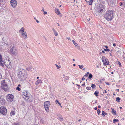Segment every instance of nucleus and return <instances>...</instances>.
I'll return each instance as SVG.
<instances>
[{
	"mask_svg": "<svg viewBox=\"0 0 125 125\" xmlns=\"http://www.w3.org/2000/svg\"><path fill=\"white\" fill-rule=\"evenodd\" d=\"M3 2V0H0V5L1 4V3Z\"/></svg>",
	"mask_w": 125,
	"mask_h": 125,
	"instance_id": "obj_40",
	"label": "nucleus"
},
{
	"mask_svg": "<svg viewBox=\"0 0 125 125\" xmlns=\"http://www.w3.org/2000/svg\"><path fill=\"white\" fill-rule=\"evenodd\" d=\"M27 72L24 70L19 72L18 73V77L21 80H25L26 78Z\"/></svg>",
	"mask_w": 125,
	"mask_h": 125,
	"instance_id": "obj_2",
	"label": "nucleus"
},
{
	"mask_svg": "<svg viewBox=\"0 0 125 125\" xmlns=\"http://www.w3.org/2000/svg\"><path fill=\"white\" fill-rule=\"evenodd\" d=\"M2 62H4V64L8 68H10V66L11 62L9 58L8 57H6L3 61H2Z\"/></svg>",
	"mask_w": 125,
	"mask_h": 125,
	"instance_id": "obj_3",
	"label": "nucleus"
},
{
	"mask_svg": "<svg viewBox=\"0 0 125 125\" xmlns=\"http://www.w3.org/2000/svg\"><path fill=\"white\" fill-rule=\"evenodd\" d=\"M120 6H122L123 5V3L122 2H120Z\"/></svg>",
	"mask_w": 125,
	"mask_h": 125,
	"instance_id": "obj_41",
	"label": "nucleus"
},
{
	"mask_svg": "<svg viewBox=\"0 0 125 125\" xmlns=\"http://www.w3.org/2000/svg\"><path fill=\"white\" fill-rule=\"evenodd\" d=\"M20 86H21V85L20 84H19L18 85V87H20Z\"/></svg>",
	"mask_w": 125,
	"mask_h": 125,
	"instance_id": "obj_59",
	"label": "nucleus"
},
{
	"mask_svg": "<svg viewBox=\"0 0 125 125\" xmlns=\"http://www.w3.org/2000/svg\"><path fill=\"white\" fill-rule=\"evenodd\" d=\"M109 61L107 59H106L104 61V65H107L109 64Z\"/></svg>",
	"mask_w": 125,
	"mask_h": 125,
	"instance_id": "obj_17",
	"label": "nucleus"
},
{
	"mask_svg": "<svg viewBox=\"0 0 125 125\" xmlns=\"http://www.w3.org/2000/svg\"><path fill=\"white\" fill-rule=\"evenodd\" d=\"M104 50L105 51H107V49H104Z\"/></svg>",
	"mask_w": 125,
	"mask_h": 125,
	"instance_id": "obj_56",
	"label": "nucleus"
},
{
	"mask_svg": "<svg viewBox=\"0 0 125 125\" xmlns=\"http://www.w3.org/2000/svg\"><path fill=\"white\" fill-rule=\"evenodd\" d=\"M97 111L98 112V115H99V114L100 113V110L99 109H98L97 110Z\"/></svg>",
	"mask_w": 125,
	"mask_h": 125,
	"instance_id": "obj_37",
	"label": "nucleus"
},
{
	"mask_svg": "<svg viewBox=\"0 0 125 125\" xmlns=\"http://www.w3.org/2000/svg\"><path fill=\"white\" fill-rule=\"evenodd\" d=\"M86 89L88 90H90L91 89V87H87L86 88Z\"/></svg>",
	"mask_w": 125,
	"mask_h": 125,
	"instance_id": "obj_33",
	"label": "nucleus"
},
{
	"mask_svg": "<svg viewBox=\"0 0 125 125\" xmlns=\"http://www.w3.org/2000/svg\"><path fill=\"white\" fill-rule=\"evenodd\" d=\"M102 115L103 116H104L105 115H107V114L104 111H102Z\"/></svg>",
	"mask_w": 125,
	"mask_h": 125,
	"instance_id": "obj_22",
	"label": "nucleus"
},
{
	"mask_svg": "<svg viewBox=\"0 0 125 125\" xmlns=\"http://www.w3.org/2000/svg\"><path fill=\"white\" fill-rule=\"evenodd\" d=\"M103 80V79H102V80H100V82H102V80Z\"/></svg>",
	"mask_w": 125,
	"mask_h": 125,
	"instance_id": "obj_62",
	"label": "nucleus"
},
{
	"mask_svg": "<svg viewBox=\"0 0 125 125\" xmlns=\"http://www.w3.org/2000/svg\"><path fill=\"white\" fill-rule=\"evenodd\" d=\"M91 87L93 89H94V88L96 86L94 84H92Z\"/></svg>",
	"mask_w": 125,
	"mask_h": 125,
	"instance_id": "obj_27",
	"label": "nucleus"
},
{
	"mask_svg": "<svg viewBox=\"0 0 125 125\" xmlns=\"http://www.w3.org/2000/svg\"><path fill=\"white\" fill-rule=\"evenodd\" d=\"M104 7L102 5H99L97 7V11L99 13H102L104 11Z\"/></svg>",
	"mask_w": 125,
	"mask_h": 125,
	"instance_id": "obj_8",
	"label": "nucleus"
},
{
	"mask_svg": "<svg viewBox=\"0 0 125 125\" xmlns=\"http://www.w3.org/2000/svg\"><path fill=\"white\" fill-rule=\"evenodd\" d=\"M10 114L11 115H14L15 114V113L14 111H11V112Z\"/></svg>",
	"mask_w": 125,
	"mask_h": 125,
	"instance_id": "obj_26",
	"label": "nucleus"
},
{
	"mask_svg": "<svg viewBox=\"0 0 125 125\" xmlns=\"http://www.w3.org/2000/svg\"><path fill=\"white\" fill-rule=\"evenodd\" d=\"M64 79L66 80H68L69 78L68 77L66 76L65 77H64Z\"/></svg>",
	"mask_w": 125,
	"mask_h": 125,
	"instance_id": "obj_38",
	"label": "nucleus"
},
{
	"mask_svg": "<svg viewBox=\"0 0 125 125\" xmlns=\"http://www.w3.org/2000/svg\"><path fill=\"white\" fill-rule=\"evenodd\" d=\"M10 3L11 6L13 8L16 7L17 5V1L15 0H11L10 1Z\"/></svg>",
	"mask_w": 125,
	"mask_h": 125,
	"instance_id": "obj_12",
	"label": "nucleus"
},
{
	"mask_svg": "<svg viewBox=\"0 0 125 125\" xmlns=\"http://www.w3.org/2000/svg\"><path fill=\"white\" fill-rule=\"evenodd\" d=\"M107 1L108 5H113L115 3V0H107Z\"/></svg>",
	"mask_w": 125,
	"mask_h": 125,
	"instance_id": "obj_13",
	"label": "nucleus"
},
{
	"mask_svg": "<svg viewBox=\"0 0 125 125\" xmlns=\"http://www.w3.org/2000/svg\"><path fill=\"white\" fill-rule=\"evenodd\" d=\"M47 12L44 11L43 12V14L44 15L47 14Z\"/></svg>",
	"mask_w": 125,
	"mask_h": 125,
	"instance_id": "obj_39",
	"label": "nucleus"
},
{
	"mask_svg": "<svg viewBox=\"0 0 125 125\" xmlns=\"http://www.w3.org/2000/svg\"><path fill=\"white\" fill-rule=\"evenodd\" d=\"M29 94L26 92H23V97L26 100H28L29 99Z\"/></svg>",
	"mask_w": 125,
	"mask_h": 125,
	"instance_id": "obj_11",
	"label": "nucleus"
},
{
	"mask_svg": "<svg viewBox=\"0 0 125 125\" xmlns=\"http://www.w3.org/2000/svg\"><path fill=\"white\" fill-rule=\"evenodd\" d=\"M84 77H83V78H82V80L83 81V80H84L85 79L84 78Z\"/></svg>",
	"mask_w": 125,
	"mask_h": 125,
	"instance_id": "obj_43",
	"label": "nucleus"
},
{
	"mask_svg": "<svg viewBox=\"0 0 125 125\" xmlns=\"http://www.w3.org/2000/svg\"><path fill=\"white\" fill-rule=\"evenodd\" d=\"M110 55L111 56H112V54L111 53H110Z\"/></svg>",
	"mask_w": 125,
	"mask_h": 125,
	"instance_id": "obj_63",
	"label": "nucleus"
},
{
	"mask_svg": "<svg viewBox=\"0 0 125 125\" xmlns=\"http://www.w3.org/2000/svg\"><path fill=\"white\" fill-rule=\"evenodd\" d=\"M2 48V46H1L0 45V50H1Z\"/></svg>",
	"mask_w": 125,
	"mask_h": 125,
	"instance_id": "obj_49",
	"label": "nucleus"
},
{
	"mask_svg": "<svg viewBox=\"0 0 125 125\" xmlns=\"http://www.w3.org/2000/svg\"><path fill=\"white\" fill-rule=\"evenodd\" d=\"M67 39H68L69 40H70V41L71 40L70 38H67Z\"/></svg>",
	"mask_w": 125,
	"mask_h": 125,
	"instance_id": "obj_50",
	"label": "nucleus"
},
{
	"mask_svg": "<svg viewBox=\"0 0 125 125\" xmlns=\"http://www.w3.org/2000/svg\"><path fill=\"white\" fill-rule=\"evenodd\" d=\"M41 81V80L40 79H38L37 80L35 84L36 85H38L39 84Z\"/></svg>",
	"mask_w": 125,
	"mask_h": 125,
	"instance_id": "obj_20",
	"label": "nucleus"
},
{
	"mask_svg": "<svg viewBox=\"0 0 125 125\" xmlns=\"http://www.w3.org/2000/svg\"><path fill=\"white\" fill-rule=\"evenodd\" d=\"M2 78V75L1 74V73H0V79H1Z\"/></svg>",
	"mask_w": 125,
	"mask_h": 125,
	"instance_id": "obj_44",
	"label": "nucleus"
},
{
	"mask_svg": "<svg viewBox=\"0 0 125 125\" xmlns=\"http://www.w3.org/2000/svg\"><path fill=\"white\" fill-rule=\"evenodd\" d=\"M89 74V72H87L85 74L84 76H85L86 77H87L88 76V75Z\"/></svg>",
	"mask_w": 125,
	"mask_h": 125,
	"instance_id": "obj_34",
	"label": "nucleus"
},
{
	"mask_svg": "<svg viewBox=\"0 0 125 125\" xmlns=\"http://www.w3.org/2000/svg\"><path fill=\"white\" fill-rule=\"evenodd\" d=\"M113 45L114 47H115L116 46V45L114 43L113 44Z\"/></svg>",
	"mask_w": 125,
	"mask_h": 125,
	"instance_id": "obj_42",
	"label": "nucleus"
},
{
	"mask_svg": "<svg viewBox=\"0 0 125 125\" xmlns=\"http://www.w3.org/2000/svg\"><path fill=\"white\" fill-rule=\"evenodd\" d=\"M36 22L38 23H39V21H38L37 20H36Z\"/></svg>",
	"mask_w": 125,
	"mask_h": 125,
	"instance_id": "obj_48",
	"label": "nucleus"
},
{
	"mask_svg": "<svg viewBox=\"0 0 125 125\" xmlns=\"http://www.w3.org/2000/svg\"><path fill=\"white\" fill-rule=\"evenodd\" d=\"M102 52L103 53H104L105 52L104 51H102Z\"/></svg>",
	"mask_w": 125,
	"mask_h": 125,
	"instance_id": "obj_58",
	"label": "nucleus"
},
{
	"mask_svg": "<svg viewBox=\"0 0 125 125\" xmlns=\"http://www.w3.org/2000/svg\"><path fill=\"white\" fill-rule=\"evenodd\" d=\"M113 123H115L116 122H118L119 121V120L117 119H114L113 120Z\"/></svg>",
	"mask_w": 125,
	"mask_h": 125,
	"instance_id": "obj_32",
	"label": "nucleus"
},
{
	"mask_svg": "<svg viewBox=\"0 0 125 125\" xmlns=\"http://www.w3.org/2000/svg\"><path fill=\"white\" fill-rule=\"evenodd\" d=\"M58 119L60 121L63 120V118L62 116L61 115H60L58 116Z\"/></svg>",
	"mask_w": 125,
	"mask_h": 125,
	"instance_id": "obj_21",
	"label": "nucleus"
},
{
	"mask_svg": "<svg viewBox=\"0 0 125 125\" xmlns=\"http://www.w3.org/2000/svg\"><path fill=\"white\" fill-rule=\"evenodd\" d=\"M63 78H64L65 77V75L64 74H63Z\"/></svg>",
	"mask_w": 125,
	"mask_h": 125,
	"instance_id": "obj_57",
	"label": "nucleus"
},
{
	"mask_svg": "<svg viewBox=\"0 0 125 125\" xmlns=\"http://www.w3.org/2000/svg\"><path fill=\"white\" fill-rule=\"evenodd\" d=\"M13 96L11 94H9L7 97L6 100L9 102H11L13 100Z\"/></svg>",
	"mask_w": 125,
	"mask_h": 125,
	"instance_id": "obj_10",
	"label": "nucleus"
},
{
	"mask_svg": "<svg viewBox=\"0 0 125 125\" xmlns=\"http://www.w3.org/2000/svg\"><path fill=\"white\" fill-rule=\"evenodd\" d=\"M107 50L109 52L110 51V50L109 49H107Z\"/></svg>",
	"mask_w": 125,
	"mask_h": 125,
	"instance_id": "obj_54",
	"label": "nucleus"
},
{
	"mask_svg": "<svg viewBox=\"0 0 125 125\" xmlns=\"http://www.w3.org/2000/svg\"><path fill=\"white\" fill-rule=\"evenodd\" d=\"M55 13L58 15H59L61 14L60 11L58 9H55Z\"/></svg>",
	"mask_w": 125,
	"mask_h": 125,
	"instance_id": "obj_18",
	"label": "nucleus"
},
{
	"mask_svg": "<svg viewBox=\"0 0 125 125\" xmlns=\"http://www.w3.org/2000/svg\"><path fill=\"white\" fill-rule=\"evenodd\" d=\"M73 65L74 66H75V64H73Z\"/></svg>",
	"mask_w": 125,
	"mask_h": 125,
	"instance_id": "obj_64",
	"label": "nucleus"
},
{
	"mask_svg": "<svg viewBox=\"0 0 125 125\" xmlns=\"http://www.w3.org/2000/svg\"><path fill=\"white\" fill-rule=\"evenodd\" d=\"M26 69L28 71H30V68H26Z\"/></svg>",
	"mask_w": 125,
	"mask_h": 125,
	"instance_id": "obj_46",
	"label": "nucleus"
},
{
	"mask_svg": "<svg viewBox=\"0 0 125 125\" xmlns=\"http://www.w3.org/2000/svg\"><path fill=\"white\" fill-rule=\"evenodd\" d=\"M81 121V119H79V120H78V121Z\"/></svg>",
	"mask_w": 125,
	"mask_h": 125,
	"instance_id": "obj_61",
	"label": "nucleus"
},
{
	"mask_svg": "<svg viewBox=\"0 0 125 125\" xmlns=\"http://www.w3.org/2000/svg\"><path fill=\"white\" fill-rule=\"evenodd\" d=\"M52 30L53 31L55 35L56 36H57L58 35V33L57 31L55 30V29L54 28L52 29Z\"/></svg>",
	"mask_w": 125,
	"mask_h": 125,
	"instance_id": "obj_19",
	"label": "nucleus"
},
{
	"mask_svg": "<svg viewBox=\"0 0 125 125\" xmlns=\"http://www.w3.org/2000/svg\"><path fill=\"white\" fill-rule=\"evenodd\" d=\"M93 76L92 74L91 73H90L89 74L88 78L89 79H91L92 77Z\"/></svg>",
	"mask_w": 125,
	"mask_h": 125,
	"instance_id": "obj_30",
	"label": "nucleus"
},
{
	"mask_svg": "<svg viewBox=\"0 0 125 125\" xmlns=\"http://www.w3.org/2000/svg\"><path fill=\"white\" fill-rule=\"evenodd\" d=\"M44 108L46 111L47 112H49V107L50 106L51 104L50 102L49 101L45 102L44 104Z\"/></svg>",
	"mask_w": 125,
	"mask_h": 125,
	"instance_id": "obj_6",
	"label": "nucleus"
},
{
	"mask_svg": "<svg viewBox=\"0 0 125 125\" xmlns=\"http://www.w3.org/2000/svg\"><path fill=\"white\" fill-rule=\"evenodd\" d=\"M111 109L112 110V114H114V115H115L116 114V111H115L114 109L111 108Z\"/></svg>",
	"mask_w": 125,
	"mask_h": 125,
	"instance_id": "obj_24",
	"label": "nucleus"
},
{
	"mask_svg": "<svg viewBox=\"0 0 125 125\" xmlns=\"http://www.w3.org/2000/svg\"><path fill=\"white\" fill-rule=\"evenodd\" d=\"M106 59L105 58V57L104 56H102V62H104V61Z\"/></svg>",
	"mask_w": 125,
	"mask_h": 125,
	"instance_id": "obj_23",
	"label": "nucleus"
},
{
	"mask_svg": "<svg viewBox=\"0 0 125 125\" xmlns=\"http://www.w3.org/2000/svg\"><path fill=\"white\" fill-rule=\"evenodd\" d=\"M106 83V84L107 85H109V83Z\"/></svg>",
	"mask_w": 125,
	"mask_h": 125,
	"instance_id": "obj_55",
	"label": "nucleus"
},
{
	"mask_svg": "<svg viewBox=\"0 0 125 125\" xmlns=\"http://www.w3.org/2000/svg\"><path fill=\"white\" fill-rule=\"evenodd\" d=\"M0 103L2 105L5 104V100L2 96L0 97Z\"/></svg>",
	"mask_w": 125,
	"mask_h": 125,
	"instance_id": "obj_14",
	"label": "nucleus"
},
{
	"mask_svg": "<svg viewBox=\"0 0 125 125\" xmlns=\"http://www.w3.org/2000/svg\"><path fill=\"white\" fill-rule=\"evenodd\" d=\"M78 66H79V68L80 69H82L83 67V65H79Z\"/></svg>",
	"mask_w": 125,
	"mask_h": 125,
	"instance_id": "obj_36",
	"label": "nucleus"
},
{
	"mask_svg": "<svg viewBox=\"0 0 125 125\" xmlns=\"http://www.w3.org/2000/svg\"><path fill=\"white\" fill-rule=\"evenodd\" d=\"M94 109L95 110H96L97 109V108L96 107H95L94 108Z\"/></svg>",
	"mask_w": 125,
	"mask_h": 125,
	"instance_id": "obj_51",
	"label": "nucleus"
},
{
	"mask_svg": "<svg viewBox=\"0 0 125 125\" xmlns=\"http://www.w3.org/2000/svg\"><path fill=\"white\" fill-rule=\"evenodd\" d=\"M16 89L17 90H18V91H20L21 90L20 88L19 87H17V88H16Z\"/></svg>",
	"mask_w": 125,
	"mask_h": 125,
	"instance_id": "obj_35",
	"label": "nucleus"
},
{
	"mask_svg": "<svg viewBox=\"0 0 125 125\" xmlns=\"http://www.w3.org/2000/svg\"><path fill=\"white\" fill-rule=\"evenodd\" d=\"M101 107V106L100 105H99L98 106V107L99 108H100Z\"/></svg>",
	"mask_w": 125,
	"mask_h": 125,
	"instance_id": "obj_60",
	"label": "nucleus"
},
{
	"mask_svg": "<svg viewBox=\"0 0 125 125\" xmlns=\"http://www.w3.org/2000/svg\"><path fill=\"white\" fill-rule=\"evenodd\" d=\"M42 11L43 12L44 11V9H43L42 10Z\"/></svg>",
	"mask_w": 125,
	"mask_h": 125,
	"instance_id": "obj_52",
	"label": "nucleus"
},
{
	"mask_svg": "<svg viewBox=\"0 0 125 125\" xmlns=\"http://www.w3.org/2000/svg\"><path fill=\"white\" fill-rule=\"evenodd\" d=\"M1 87L5 91H6L8 90L7 83L5 81V80L2 81L1 82Z\"/></svg>",
	"mask_w": 125,
	"mask_h": 125,
	"instance_id": "obj_4",
	"label": "nucleus"
},
{
	"mask_svg": "<svg viewBox=\"0 0 125 125\" xmlns=\"http://www.w3.org/2000/svg\"><path fill=\"white\" fill-rule=\"evenodd\" d=\"M105 47L106 48V49H107V48H108V47L107 46H105Z\"/></svg>",
	"mask_w": 125,
	"mask_h": 125,
	"instance_id": "obj_53",
	"label": "nucleus"
},
{
	"mask_svg": "<svg viewBox=\"0 0 125 125\" xmlns=\"http://www.w3.org/2000/svg\"><path fill=\"white\" fill-rule=\"evenodd\" d=\"M55 102H56V103H58V104H59L61 107H62V106H61L60 103L59 102L58 100H55Z\"/></svg>",
	"mask_w": 125,
	"mask_h": 125,
	"instance_id": "obj_25",
	"label": "nucleus"
},
{
	"mask_svg": "<svg viewBox=\"0 0 125 125\" xmlns=\"http://www.w3.org/2000/svg\"><path fill=\"white\" fill-rule=\"evenodd\" d=\"M2 56L0 54V64L3 67L4 66V65L3 63L2 62Z\"/></svg>",
	"mask_w": 125,
	"mask_h": 125,
	"instance_id": "obj_16",
	"label": "nucleus"
},
{
	"mask_svg": "<svg viewBox=\"0 0 125 125\" xmlns=\"http://www.w3.org/2000/svg\"><path fill=\"white\" fill-rule=\"evenodd\" d=\"M98 94L99 92L97 91H95L94 93V95L97 96H98Z\"/></svg>",
	"mask_w": 125,
	"mask_h": 125,
	"instance_id": "obj_29",
	"label": "nucleus"
},
{
	"mask_svg": "<svg viewBox=\"0 0 125 125\" xmlns=\"http://www.w3.org/2000/svg\"><path fill=\"white\" fill-rule=\"evenodd\" d=\"M24 29L22 27L19 31V32L21 34L23 38L26 39L27 38L26 33L24 31Z\"/></svg>",
	"mask_w": 125,
	"mask_h": 125,
	"instance_id": "obj_7",
	"label": "nucleus"
},
{
	"mask_svg": "<svg viewBox=\"0 0 125 125\" xmlns=\"http://www.w3.org/2000/svg\"><path fill=\"white\" fill-rule=\"evenodd\" d=\"M120 98L119 97H117L116 98V101L118 102H120Z\"/></svg>",
	"mask_w": 125,
	"mask_h": 125,
	"instance_id": "obj_31",
	"label": "nucleus"
},
{
	"mask_svg": "<svg viewBox=\"0 0 125 125\" xmlns=\"http://www.w3.org/2000/svg\"><path fill=\"white\" fill-rule=\"evenodd\" d=\"M7 112V110L4 107H0V113L4 115H5Z\"/></svg>",
	"mask_w": 125,
	"mask_h": 125,
	"instance_id": "obj_9",
	"label": "nucleus"
},
{
	"mask_svg": "<svg viewBox=\"0 0 125 125\" xmlns=\"http://www.w3.org/2000/svg\"><path fill=\"white\" fill-rule=\"evenodd\" d=\"M72 41L77 49L78 50H79L80 49L79 46L78 45V44L74 40H73Z\"/></svg>",
	"mask_w": 125,
	"mask_h": 125,
	"instance_id": "obj_15",
	"label": "nucleus"
},
{
	"mask_svg": "<svg viewBox=\"0 0 125 125\" xmlns=\"http://www.w3.org/2000/svg\"><path fill=\"white\" fill-rule=\"evenodd\" d=\"M93 2V0H90L89 1H88V3H89V4L90 5H91Z\"/></svg>",
	"mask_w": 125,
	"mask_h": 125,
	"instance_id": "obj_28",
	"label": "nucleus"
},
{
	"mask_svg": "<svg viewBox=\"0 0 125 125\" xmlns=\"http://www.w3.org/2000/svg\"><path fill=\"white\" fill-rule=\"evenodd\" d=\"M114 11L112 10H108L106 12L104 15V17L108 21H111L113 18Z\"/></svg>",
	"mask_w": 125,
	"mask_h": 125,
	"instance_id": "obj_1",
	"label": "nucleus"
},
{
	"mask_svg": "<svg viewBox=\"0 0 125 125\" xmlns=\"http://www.w3.org/2000/svg\"><path fill=\"white\" fill-rule=\"evenodd\" d=\"M85 83V82H84V83H83V84H82V86H84L85 85V84H84Z\"/></svg>",
	"mask_w": 125,
	"mask_h": 125,
	"instance_id": "obj_45",
	"label": "nucleus"
},
{
	"mask_svg": "<svg viewBox=\"0 0 125 125\" xmlns=\"http://www.w3.org/2000/svg\"><path fill=\"white\" fill-rule=\"evenodd\" d=\"M103 93H107L106 91V90H104V92H103Z\"/></svg>",
	"mask_w": 125,
	"mask_h": 125,
	"instance_id": "obj_47",
	"label": "nucleus"
},
{
	"mask_svg": "<svg viewBox=\"0 0 125 125\" xmlns=\"http://www.w3.org/2000/svg\"><path fill=\"white\" fill-rule=\"evenodd\" d=\"M10 52L11 54L13 55L16 56L17 55V50L14 46L12 48H11Z\"/></svg>",
	"mask_w": 125,
	"mask_h": 125,
	"instance_id": "obj_5",
	"label": "nucleus"
}]
</instances>
